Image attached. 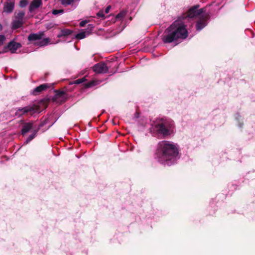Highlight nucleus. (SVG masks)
<instances>
[{
    "mask_svg": "<svg viewBox=\"0 0 255 255\" xmlns=\"http://www.w3.org/2000/svg\"><path fill=\"white\" fill-rule=\"evenodd\" d=\"M14 8V5L11 2H7L3 8V11L4 12L10 13L11 12Z\"/></svg>",
    "mask_w": 255,
    "mask_h": 255,
    "instance_id": "obj_13",
    "label": "nucleus"
},
{
    "mask_svg": "<svg viewBox=\"0 0 255 255\" xmlns=\"http://www.w3.org/2000/svg\"><path fill=\"white\" fill-rule=\"evenodd\" d=\"M51 27V26H47V27L48 28H50Z\"/></svg>",
    "mask_w": 255,
    "mask_h": 255,
    "instance_id": "obj_31",
    "label": "nucleus"
},
{
    "mask_svg": "<svg viewBox=\"0 0 255 255\" xmlns=\"http://www.w3.org/2000/svg\"><path fill=\"white\" fill-rule=\"evenodd\" d=\"M24 12L23 11H20L19 12L16 16H15V18L20 19L23 21V17L24 16Z\"/></svg>",
    "mask_w": 255,
    "mask_h": 255,
    "instance_id": "obj_20",
    "label": "nucleus"
},
{
    "mask_svg": "<svg viewBox=\"0 0 255 255\" xmlns=\"http://www.w3.org/2000/svg\"><path fill=\"white\" fill-rule=\"evenodd\" d=\"M111 8V5L108 6L106 7V8L105 9V12L106 13H108L109 12V11H110Z\"/></svg>",
    "mask_w": 255,
    "mask_h": 255,
    "instance_id": "obj_27",
    "label": "nucleus"
},
{
    "mask_svg": "<svg viewBox=\"0 0 255 255\" xmlns=\"http://www.w3.org/2000/svg\"><path fill=\"white\" fill-rule=\"evenodd\" d=\"M187 22L185 14L182 17L175 21L165 31L162 36V41L165 43H171L174 41L183 40L188 36L187 30Z\"/></svg>",
    "mask_w": 255,
    "mask_h": 255,
    "instance_id": "obj_2",
    "label": "nucleus"
},
{
    "mask_svg": "<svg viewBox=\"0 0 255 255\" xmlns=\"http://www.w3.org/2000/svg\"><path fill=\"white\" fill-rule=\"evenodd\" d=\"M33 128L32 123H24L21 129V134L24 135Z\"/></svg>",
    "mask_w": 255,
    "mask_h": 255,
    "instance_id": "obj_11",
    "label": "nucleus"
},
{
    "mask_svg": "<svg viewBox=\"0 0 255 255\" xmlns=\"http://www.w3.org/2000/svg\"><path fill=\"white\" fill-rule=\"evenodd\" d=\"M21 46V44L18 42H15L14 41H11L7 44L6 48H8L11 53H14L17 49Z\"/></svg>",
    "mask_w": 255,
    "mask_h": 255,
    "instance_id": "obj_8",
    "label": "nucleus"
},
{
    "mask_svg": "<svg viewBox=\"0 0 255 255\" xmlns=\"http://www.w3.org/2000/svg\"><path fill=\"white\" fill-rule=\"evenodd\" d=\"M5 40V36L4 35H0V46L3 44Z\"/></svg>",
    "mask_w": 255,
    "mask_h": 255,
    "instance_id": "obj_22",
    "label": "nucleus"
},
{
    "mask_svg": "<svg viewBox=\"0 0 255 255\" xmlns=\"http://www.w3.org/2000/svg\"><path fill=\"white\" fill-rule=\"evenodd\" d=\"M179 145L172 141H160L156 149L155 158L161 164L171 165L179 158Z\"/></svg>",
    "mask_w": 255,
    "mask_h": 255,
    "instance_id": "obj_1",
    "label": "nucleus"
},
{
    "mask_svg": "<svg viewBox=\"0 0 255 255\" xmlns=\"http://www.w3.org/2000/svg\"><path fill=\"white\" fill-rule=\"evenodd\" d=\"M80 0H61V3L64 6H68L71 4L73 2L76 1H79Z\"/></svg>",
    "mask_w": 255,
    "mask_h": 255,
    "instance_id": "obj_17",
    "label": "nucleus"
},
{
    "mask_svg": "<svg viewBox=\"0 0 255 255\" xmlns=\"http://www.w3.org/2000/svg\"><path fill=\"white\" fill-rule=\"evenodd\" d=\"M89 26H91V28H93V26L91 25H89Z\"/></svg>",
    "mask_w": 255,
    "mask_h": 255,
    "instance_id": "obj_32",
    "label": "nucleus"
},
{
    "mask_svg": "<svg viewBox=\"0 0 255 255\" xmlns=\"http://www.w3.org/2000/svg\"><path fill=\"white\" fill-rule=\"evenodd\" d=\"M2 29V26L0 24V30H1Z\"/></svg>",
    "mask_w": 255,
    "mask_h": 255,
    "instance_id": "obj_30",
    "label": "nucleus"
},
{
    "mask_svg": "<svg viewBox=\"0 0 255 255\" xmlns=\"http://www.w3.org/2000/svg\"><path fill=\"white\" fill-rule=\"evenodd\" d=\"M45 124V122H43L41 124V125H40V126H43L44 124Z\"/></svg>",
    "mask_w": 255,
    "mask_h": 255,
    "instance_id": "obj_29",
    "label": "nucleus"
},
{
    "mask_svg": "<svg viewBox=\"0 0 255 255\" xmlns=\"http://www.w3.org/2000/svg\"><path fill=\"white\" fill-rule=\"evenodd\" d=\"M23 21L15 18L12 23V27L13 29H17L20 27L23 24Z\"/></svg>",
    "mask_w": 255,
    "mask_h": 255,
    "instance_id": "obj_12",
    "label": "nucleus"
},
{
    "mask_svg": "<svg viewBox=\"0 0 255 255\" xmlns=\"http://www.w3.org/2000/svg\"><path fill=\"white\" fill-rule=\"evenodd\" d=\"M44 35L43 32H39L37 33H31L28 36V40L29 41H36L34 44L39 46L47 45L49 43V39L48 38L42 39Z\"/></svg>",
    "mask_w": 255,
    "mask_h": 255,
    "instance_id": "obj_5",
    "label": "nucleus"
},
{
    "mask_svg": "<svg viewBox=\"0 0 255 255\" xmlns=\"http://www.w3.org/2000/svg\"><path fill=\"white\" fill-rule=\"evenodd\" d=\"M98 84V82L96 81H92L89 82L88 84V87H92L93 86H95Z\"/></svg>",
    "mask_w": 255,
    "mask_h": 255,
    "instance_id": "obj_23",
    "label": "nucleus"
},
{
    "mask_svg": "<svg viewBox=\"0 0 255 255\" xmlns=\"http://www.w3.org/2000/svg\"><path fill=\"white\" fill-rule=\"evenodd\" d=\"M63 10L62 9H54L52 10V14L54 15H57L58 14H61L63 12Z\"/></svg>",
    "mask_w": 255,
    "mask_h": 255,
    "instance_id": "obj_21",
    "label": "nucleus"
},
{
    "mask_svg": "<svg viewBox=\"0 0 255 255\" xmlns=\"http://www.w3.org/2000/svg\"><path fill=\"white\" fill-rule=\"evenodd\" d=\"M89 34V32H87L86 31H82L77 34L75 37L77 39H82L86 37V35H88Z\"/></svg>",
    "mask_w": 255,
    "mask_h": 255,
    "instance_id": "obj_16",
    "label": "nucleus"
},
{
    "mask_svg": "<svg viewBox=\"0 0 255 255\" xmlns=\"http://www.w3.org/2000/svg\"><path fill=\"white\" fill-rule=\"evenodd\" d=\"M150 131L155 136L167 137L174 133L175 123L172 120L169 118H158L152 124Z\"/></svg>",
    "mask_w": 255,
    "mask_h": 255,
    "instance_id": "obj_3",
    "label": "nucleus"
},
{
    "mask_svg": "<svg viewBox=\"0 0 255 255\" xmlns=\"http://www.w3.org/2000/svg\"><path fill=\"white\" fill-rule=\"evenodd\" d=\"M72 31L68 29H64L61 30L60 33L57 35L58 38H61L63 36H66L70 35Z\"/></svg>",
    "mask_w": 255,
    "mask_h": 255,
    "instance_id": "obj_14",
    "label": "nucleus"
},
{
    "mask_svg": "<svg viewBox=\"0 0 255 255\" xmlns=\"http://www.w3.org/2000/svg\"><path fill=\"white\" fill-rule=\"evenodd\" d=\"M37 133V130H34V131L32 132V134H31L26 139V141L25 142V143H28L29 142H30L31 140H32L36 136Z\"/></svg>",
    "mask_w": 255,
    "mask_h": 255,
    "instance_id": "obj_19",
    "label": "nucleus"
},
{
    "mask_svg": "<svg viewBox=\"0 0 255 255\" xmlns=\"http://www.w3.org/2000/svg\"><path fill=\"white\" fill-rule=\"evenodd\" d=\"M199 5H195L191 7L185 14L187 22H190L195 17H198L196 22V28L197 31L201 30L207 25V20L209 15L204 13V9H198Z\"/></svg>",
    "mask_w": 255,
    "mask_h": 255,
    "instance_id": "obj_4",
    "label": "nucleus"
},
{
    "mask_svg": "<svg viewBox=\"0 0 255 255\" xmlns=\"http://www.w3.org/2000/svg\"><path fill=\"white\" fill-rule=\"evenodd\" d=\"M127 11L126 10H122L120 13H119L116 17V18L117 20L119 19L121 20L127 14Z\"/></svg>",
    "mask_w": 255,
    "mask_h": 255,
    "instance_id": "obj_18",
    "label": "nucleus"
},
{
    "mask_svg": "<svg viewBox=\"0 0 255 255\" xmlns=\"http://www.w3.org/2000/svg\"><path fill=\"white\" fill-rule=\"evenodd\" d=\"M1 53V52L0 51V54Z\"/></svg>",
    "mask_w": 255,
    "mask_h": 255,
    "instance_id": "obj_33",
    "label": "nucleus"
},
{
    "mask_svg": "<svg viewBox=\"0 0 255 255\" xmlns=\"http://www.w3.org/2000/svg\"><path fill=\"white\" fill-rule=\"evenodd\" d=\"M36 108L33 106H28L23 108H18L15 113V116L20 117L23 115H32L34 113L37 112Z\"/></svg>",
    "mask_w": 255,
    "mask_h": 255,
    "instance_id": "obj_6",
    "label": "nucleus"
},
{
    "mask_svg": "<svg viewBox=\"0 0 255 255\" xmlns=\"http://www.w3.org/2000/svg\"><path fill=\"white\" fill-rule=\"evenodd\" d=\"M42 4V1L41 0H33L31 2L29 10L30 12L33 11L35 9L38 8L41 4Z\"/></svg>",
    "mask_w": 255,
    "mask_h": 255,
    "instance_id": "obj_10",
    "label": "nucleus"
},
{
    "mask_svg": "<svg viewBox=\"0 0 255 255\" xmlns=\"http://www.w3.org/2000/svg\"><path fill=\"white\" fill-rule=\"evenodd\" d=\"M93 70L96 73L104 74L108 72L109 68L105 63L100 62L93 67Z\"/></svg>",
    "mask_w": 255,
    "mask_h": 255,
    "instance_id": "obj_7",
    "label": "nucleus"
},
{
    "mask_svg": "<svg viewBox=\"0 0 255 255\" xmlns=\"http://www.w3.org/2000/svg\"><path fill=\"white\" fill-rule=\"evenodd\" d=\"M26 4V1L25 0H22L20 1V5L21 6H24Z\"/></svg>",
    "mask_w": 255,
    "mask_h": 255,
    "instance_id": "obj_28",
    "label": "nucleus"
},
{
    "mask_svg": "<svg viewBox=\"0 0 255 255\" xmlns=\"http://www.w3.org/2000/svg\"><path fill=\"white\" fill-rule=\"evenodd\" d=\"M49 87L46 84H42V85H40V86L36 87L34 89V92L39 93V92H41L46 90V89H47Z\"/></svg>",
    "mask_w": 255,
    "mask_h": 255,
    "instance_id": "obj_15",
    "label": "nucleus"
},
{
    "mask_svg": "<svg viewBox=\"0 0 255 255\" xmlns=\"http://www.w3.org/2000/svg\"><path fill=\"white\" fill-rule=\"evenodd\" d=\"M87 23V20H83L80 22V26H84L86 25V24Z\"/></svg>",
    "mask_w": 255,
    "mask_h": 255,
    "instance_id": "obj_26",
    "label": "nucleus"
},
{
    "mask_svg": "<svg viewBox=\"0 0 255 255\" xmlns=\"http://www.w3.org/2000/svg\"><path fill=\"white\" fill-rule=\"evenodd\" d=\"M66 93L64 91H57L53 99L55 101L63 102L65 100Z\"/></svg>",
    "mask_w": 255,
    "mask_h": 255,
    "instance_id": "obj_9",
    "label": "nucleus"
},
{
    "mask_svg": "<svg viewBox=\"0 0 255 255\" xmlns=\"http://www.w3.org/2000/svg\"><path fill=\"white\" fill-rule=\"evenodd\" d=\"M97 15L99 18H104L105 17L104 11L102 10H101L98 12Z\"/></svg>",
    "mask_w": 255,
    "mask_h": 255,
    "instance_id": "obj_24",
    "label": "nucleus"
},
{
    "mask_svg": "<svg viewBox=\"0 0 255 255\" xmlns=\"http://www.w3.org/2000/svg\"><path fill=\"white\" fill-rule=\"evenodd\" d=\"M85 81V78L78 79L75 81L74 83L77 84H81Z\"/></svg>",
    "mask_w": 255,
    "mask_h": 255,
    "instance_id": "obj_25",
    "label": "nucleus"
}]
</instances>
